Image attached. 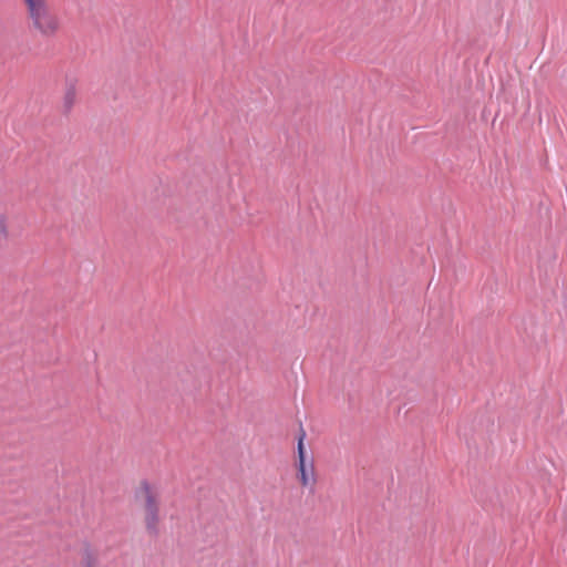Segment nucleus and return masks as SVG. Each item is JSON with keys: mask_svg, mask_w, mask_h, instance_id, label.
Masks as SVG:
<instances>
[{"mask_svg": "<svg viewBox=\"0 0 567 567\" xmlns=\"http://www.w3.org/2000/svg\"><path fill=\"white\" fill-rule=\"evenodd\" d=\"M135 498L142 505L143 522L150 533H156L159 526V494L147 481H142L135 492Z\"/></svg>", "mask_w": 567, "mask_h": 567, "instance_id": "nucleus-1", "label": "nucleus"}, {"mask_svg": "<svg viewBox=\"0 0 567 567\" xmlns=\"http://www.w3.org/2000/svg\"><path fill=\"white\" fill-rule=\"evenodd\" d=\"M30 28L42 38H53L61 30V19L51 4L28 18Z\"/></svg>", "mask_w": 567, "mask_h": 567, "instance_id": "nucleus-2", "label": "nucleus"}, {"mask_svg": "<svg viewBox=\"0 0 567 567\" xmlns=\"http://www.w3.org/2000/svg\"><path fill=\"white\" fill-rule=\"evenodd\" d=\"M306 433L302 431L298 439L297 472L302 487H313L317 482L313 460L308 458L305 449Z\"/></svg>", "mask_w": 567, "mask_h": 567, "instance_id": "nucleus-3", "label": "nucleus"}, {"mask_svg": "<svg viewBox=\"0 0 567 567\" xmlns=\"http://www.w3.org/2000/svg\"><path fill=\"white\" fill-rule=\"evenodd\" d=\"M21 3L27 19L51 4L50 0H21Z\"/></svg>", "mask_w": 567, "mask_h": 567, "instance_id": "nucleus-4", "label": "nucleus"}, {"mask_svg": "<svg viewBox=\"0 0 567 567\" xmlns=\"http://www.w3.org/2000/svg\"><path fill=\"white\" fill-rule=\"evenodd\" d=\"M76 101V92L73 87L66 90L63 95V106L66 111H70Z\"/></svg>", "mask_w": 567, "mask_h": 567, "instance_id": "nucleus-5", "label": "nucleus"}, {"mask_svg": "<svg viewBox=\"0 0 567 567\" xmlns=\"http://www.w3.org/2000/svg\"><path fill=\"white\" fill-rule=\"evenodd\" d=\"M11 236L10 221L8 217H0V240H8Z\"/></svg>", "mask_w": 567, "mask_h": 567, "instance_id": "nucleus-6", "label": "nucleus"}, {"mask_svg": "<svg viewBox=\"0 0 567 567\" xmlns=\"http://www.w3.org/2000/svg\"><path fill=\"white\" fill-rule=\"evenodd\" d=\"M84 567H95V560L94 559H87L85 561Z\"/></svg>", "mask_w": 567, "mask_h": 567, "instance_id": "nucleus-7", "label": "nucleus"}]
</instances>
